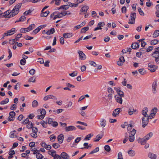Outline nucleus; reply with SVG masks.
<instances>
[{
	"instance_id": "393cba45",
	"label": "nucleus",
	"mask_w": 159,
	"mask_h": 159,
	"mask_svg": "<svg viewBox=\"0 0 159 159\" xmlns=\"http://www.w3.org/2000/svg\"><path fill=\"white\" fill-rule=\"evenodd\" d=\"M128 153L129 155L131 157H133L135 154V152L133 150H131L128 151Z\"/></svg>"
},
{
	"instance_id": "0e129e2a",
	"label": "nucleus",
	"mask_w": 159,
	"mask_h": 159,
	"mask_svg": "<svg viewBox=\"0 0 159 159\" xmlns=\"http://www.w3.org/2000/svg\"><path fill=\"white\" fill-rule=\"evenodd\" d=\"M146 52V49L144 48H142L140 49V52L141 54H143L145 53Z\"/></svg>"
},
{
	"instance_id": "2eb2a0df",
	"label": "nucleus",
	"mask_w": 159,
	"mask_h": 159,
	"mask_svg": "<svg viewBox=\"0 0 159 159\" xmlns=\"http://www.w3.org/2000/svg\"><path fill=\"white\" fill-rule=\"evenodd\" d=\"M62 35L65 38L67 39L72 37L73 36V34L71 33H64Z\"/></svg>"
},
{
	"instance_id": "cd10ccee",
	"label": "nucleus",
	"mask_w": 159,
	"mask_h": 159,
	"mask_svg": "<svg viewBox=\"0 0 159 159\" xmlns=\"http://www.w3.org/2000/svg\"><path fill=\"white\" fill-rule=\"evenodd\" d=\"M89 29V27H85L82 28L81 30V33H84L86 31L88 30Z\"/></svg>"
},
{
	"instance_id": "de8ad7c7",
	"label": "nucleus",
	"mask_w": 159,
	"mask_h": 159,
	"mask_svg": "<svg viewBox=\"0 0 159 159\" xmlns=\"http://www.w3.org/2000/svg\"><path fill=\"white\" fill-rule=\"evenodd\" d=\"M93 134H89L86 136L84 139V140H89L90 139V138L93 136Z\"/></svg>"
},
{
	"instance_id": "c03bdc74",
	"label": "nucleus",
	"mask_w": 159,
	"mask_h": 159,
	"mask_svg": "<svg viewBox=\"0 0 159 159\" xmlns=\"http://www.w3.org/2000/svg\"><path fill=\"white\" fill-rule=\"evenodd\" d=\"M102 137V136H100L99 135H98L95 138V140H94V141L95 142H98V141L100 139H101Z\"/></svg>"
},
{
	"instance_id": "9b49d317",
	"label": "nucleus",
	"mask_w": 159,
	"mask_h": 159,
	"mask_svg": "<svg viewBox=\"0 0 159 159\" xmlns=\"http://www.w3.org/2000/svg\"><path fill=\"white\" fill-rule=\"evenodd\" d=\"M157 86V81H155L152 84V91L154 93H155L156 92V88Z\"/></svg>"
},
{
	"instance_id": "bb28decb",
	"label": "nucleus",
	"mask_w": 159,
	"mask_h": 159,
	"mask_svg": "<svg viewBox=\"0 0 159 159\" xmlns=\"http://www.w3.org/2000/svg\"><path fill=\"white\" fill-rule=\"evenodd\" d=\"M56 152L55 151L53 150L48 151V153L49 154L51 155L54 157L55 156V154H57Z\"/></svg>"
},
{
	"instance_id": "ea45409f",
	"label": "nucleus",
	"mask_w": 159,
	"mask_h": 159,
	"mask_svg": "<svg viewBox=\"0 0 159 159\" xmlns=\"http://www.w3.org/2000/svg\"><path fill=\"white\" fill-rule=\"evenodd\" d=\"M36 157L38 159H42L43 157V156L39 152L36 154Z\"/></svg>"
},
{
	"instance_id": "6e6552de",
	"label": "nucleus",
	"mask_w": 159,
	"mask_h": 159,
	"mask_svg": "<svg viewBox=\"0 0 159 159\" xmlns=\"http://www.w3.org/2000/svg\"><path fill=\"white\" fill-rule=\"evenodd\" d=\"M118 95H116L115 96V98L116 101L118 103L121 104L122 103V97Z\"/></svg>"
},
{
	"instance_id": "39448f33",
	"label": "nucleus",
	"mask_w": 159,
	"mask_h": 159,
	"mask_svg": "<svg viewBox=\"0 0 159 159\" xmlns=\"http://www.w3.org/2000/svg\"><path fill=\"white\" fill-rule=\"evenodd\" d=\"M114 90L116 91L118 95L120 96L124 97L125 96L124 93L120 89V88L114 87Z\"/></svg>"
},
{
	"instance_id": "37998d69",
	"label": "nucleus",
	"mask_w": 159,
	"mask_h": 159,
	"mask_svg": "<svg viewBox=\"0 0 159 159\" xmlns=\"http://www.w3.org/2000/svg\"><path fill=\"white\" fill-rule=\"evenodd\" d=\"M138 11L140 14L141 16H144V14L143 11H142L140 7H138Z\"/></svg>"
},
{
	"instance_id": "2f4dec72",
	"label": "nucleus",
	"mask_w": 159,
	"mask_h": 159,
	"mask_svg": "<svg viewBox=\"0 0 159 159\" xmlns=\"http://www.w3.org/2000/svg\"><path fill=\"white\" fill-rule=\"evenodd\" d=\"M158 42L159 41L157 39L152 40L151 41V44L152 45H155L157 44Z\"/></svg>"
},
{
	"instance_id": "8fccbe9b",
	"label": "nucleus",
	"mask_w": 159,
	"mask_h": 159,
	"mask_svg": "<svg viewBox=\"0 0 159 159\" xmlns=\"http://www.w3.org/2000/svg\"><path fill=\"white\" fill-rule=\"evenodd\" d=\"M22 35V34H17V36H16L15 38L14 39L16 41H17L21 37Z\"/></svg>"
},
{
	"instance_id": "4be33fe9",
	"label": "nucleus",
	"mask_w": 159,
	"mask_h": 159,
	"mask_svg": "<svg viewBox=\"0 0 159 159\" xmlns=\"http://www.w3.org/2000/svg\"><path fill=\"white\" fill-rule=\"evenodd\" d=\"M49 13V11H47L45 12L43 11L41 12L40 16L42 17H45L47 16L48 14Z\"/></svg>"
},
{
	"instance_id": "6ab92c4d",
	"label": "nucleus",
	"mask_w": 159,
	"mask_h": 159,
	"mask_svg": "<svg viewBox=\"0 0 159 159\" xmlns=\"http://www.w3.org/2000/svg\"><path fill=\"white\" fill-rule=\"evenodd\" d=\"M148 109L147 107H145L144 108L142 111V115L144 116H145L146 117H147L148 115L147 114V112H148Z\"/></svg>"
},
{
	"instance_id": "3c124183",
	"label": "nucleus",
	"mask_w": 159,
	"mask_h": 159,
	"mask_svg": "<svg viewBox=\"0 0 159 159\" xmlns=\"http://www.w3.org/2000/svg\"><path fill=\"white\" fill-rule=\"evenodd\" d=\"M48 99H57V98L56 97L52 95H48Z\"/></svg>"
},
{
	"instance_id": "a19ab883",
	"label": "nucleus",
	"mask_w": 159,
	"mask_h": 159,
	"mask_svg": "<svg viewBox=\"0 0 159 159\" xmlns=\"http://www.w3.org/2000/svg\"><path fill=\"white\" fill-rule=\"evenodd\" d=\"M33 10H31V9H30L28 11H26L24 13V15L27 16L28 15L29 13H31L32 11Z\"/></svg>"
},
{
	"instance_id": "bf43d9fd",
	"label": "nucleus",
	"mask_w": 159,
	"mask_h": 159,
	"mask_svg": "<svg viewBox=\"0 0 159 159\" xmlns=\"http://www.w3.org/2000/svg\"><path fill=\"white\" fill-rule=\"evenodd\" d=\"M48 120H47V123H48V124H52L53 122L52 119L49 118L48 119Z\"/></svg>"
},
{
	"instance_id": "49530a36",
	"label": "nucleus",
	"mask_w": 159,
	"mask_h": 159,
	"mask_svg": "<svg viewBox=\"0 0 159 159\" xmlns=\"http://www.w3.org/2000/svg\"><path fill=\"white\" fill-rule=\"evenodd\" d=\"M50 138L51 141L53 142L54 140L56 139V136L54 134H52L50 135Z\"/></svg>"
},
{
	"instance_id": "09e8293b",
	"label": "nucleus",
	"mask_w": 159,
	"mask_h": 159,
	"mask_svg": "<svg viewBox=\"0 0 159 159\" xmlns=\"http://www.w3.org/2000/svg\"><path fill=\"white\" fill-rule=\"evenodd\" d=\"M107 91L109 93H110V94H112L114 92L112 89L110 87L108 88Z\"/></svg>"
},
{
	"instance_id": "c756f323",
	"label": "nucleus",
	"mask_w": 159,
	"mask_h": 159,
	"mask_svg": "<svg viewBox=\"0 0 159 159\" xmlns=\"http://www.w3.org/2000/svg\"><path fill=\"white\" fill-rule=\"evenodd\" d=\"M69 8L68 5H63L61 6L58 9H65L67 10Z\"/></svg>"
},
{
	"instance_id": "5fc2aeb1",
	"label": "nucleus",
	"mask_w": 159,
	"mask_h": 159,
	"mask_svg": "<svg viewBox=\"0 0 159 159\" xmlns=\"http://www.w3.org/2000/svg\"><path fill=\"white\" fill-rule=\"evenodd\" d=\"M136 131V130L135 129H134L132 130V131L131 132V133H130L129 135L134 136V135L135 134Z\"/></svg>"
},
{
	"instance_id": "ddd939ff",
	"label": "nucleus",
	"mask_w": 159,
	"mask_h": 159,
	"mask_svg": "<svg viewBox=\"0 0 159 159\" xmlns=\"http://www.w3.org/2000/svg\"><path fill=\"white\" fill-rule=\"evenodd\" d=\"M64 136L63 134H60L58 137V141L60 143H61L63 142Z\"/></svg>"
},
{
	"instance_id": "13d9d810",
	"label": "nucleus",
	"mask_w": 159,
	"mask_h": 159,
	"mask_svg": "<svg viewBox=\"0 0 159 159\" xmlns=\"http://www.w3.org/2000/svg\"><path fill=\"white\" fill-rule=\"evenodd\" d=\"M117 159H123V156L121 152H119L118 154Z\"/></svg>"
},
{
	"instance_id": "a878e982",
	"label": "nucleus",
	"mask_w": 159,
	"mask_h": 159,
	"mask_svg": "<svg viewBox=\"0 0 159 159\" xmlns=\"http://www.w3.org/2000/svg\"><path fill=\"white\" fill-rule=\"evenodd\" d=\"M15 28H13L11 29L10 30L8 31L7 32L8 33L9 35H11L15 33Z\"/></svg>"
},
{
	"instance_id": "f257e3e1",
	"label": "nucleus",
	"mask_w": 159,
	"mask_h": 159,
	"mask_svg": "<svg viewBox=\"0 0 159 159\" xmlns=\"http://www.w3.org/2000/svg\"><path fill=\"white\" fill-rule=\"evenodd\" d=\"M22 5L21 3H18L14 7L12 10H11V17H13L18 14Z\"/></svg>"
},
{
	"instance_id": "b1692460",
	"label": "nucleus",
	"mask_w": 159,
	"mask_h": 159,
	"mask_svg": "<svg viewBox=\"0 0 159 159\" xmlns=\"http://www.w3.org/2000/svg\"><path fill=\"white\" fill-rule=\"evenodd\" d=\"M100 122L101 126L102 127H104L106 125V120L103 119H102Z\"/></svg>"
},
{
	"instance_id": "412c9836",
	"label": "nucleus",
	"mask_w": 159,
	"mask_h": 159,
	"mask_svg": "<svg viewBox=\"0 0 159 159\" xmlns=\"http://www.w3.org/2000/svg\"><path fill=\"white\" fill-rule=\"evenodd\" d=\"M55 32V29L54 28L51 29L50 30H48L45 32V33L48 35H50L53 34Z\"/></svg>"
},
{
	"instance_id": "4d7b16f0",
	"label": "nucleus",
	"mask_w": 159,
	"mask_h": 159,
	"mask_svg": "<svg viewBox=\"0 0 159 159\" xmlns=\"http://www.w3.org/2000/svg\"><path fill=\"white\" fill-rule=\"evenodd\" d=\"M30 135L34 138H35L37 137V132H33L31 133Z\"/></svg>"
},
{
	"instance_id": "1a4fd4ad",
	"label": "nucleus",
	"mask_w": 159,
	"mask_h": 159,
	"mask_svg": "<svg viewBox=\"0 0 159 159\" xmlns=\"http://www.w3.org/2000/svg\"><path fill=\"white\" fill-rule=\"evenodd\" d=\"M76 129V128L73 125L69 126L68 127L66 126L65 128V130L66 132L75 130Z\"/></svg>"
},
{
	"instance_id": "e433bc0d",
	"label": "nucleus",
	"mask_w": 159,
	"mask_h": 159,
	"mask_svg": "<svg viewBox=\"0 0 159 159\" xmlns=\"http://www.w3.org/2000/svg\"><path fill=\"white\" fill-rule=\"evenodd\" d=\"M99 148L98 147H97L94 150L92 151L89 154H93V153H95L99 151Z\"/></svg>"
},
{
	"instance_id": "f704fd0d",
	"label": "nucleus",
	"mask_w": 159,
	"mask_h": 159,
	"mask_svg": "<svg viewBox=\"0 0 159 159\" xmlns=\"http://www.w3.org/2000/svg\"><path fill=\"white\" fill-rule=\"evenodd\" d=\"M26 126L27 128L29 129H31L33 127V124L31 121L29 122Z\"/></svg>"
},
{
	"instance_id": "338daca9",
	"label": "nucleus",
	"mask_w": 159,
	"mask_h": 159,
	"mask_svg": "<svg viewBox=\"0 0 159 159\" xmlns=\"http://www.w3.org/2000/svg\"><path fill=\"white\" fill-rule=\"evenodd\" d=\"M29 73L31 75H33L35 74V70L34 69H32L29 71Z\"/></svg>"
},
{
	"instance_id": "a211bd4d",
	"label": "nucleus",
	"mask_w": 159,
	"mask_h": 159,
	"mask_svg": "<svg viewBox=\"0 0 159 159\" xmlns=\"http://www.w3.org/2000/svg\"><path fill=\"white\" fill-rule=\"evenodd\" d=\"M144 138L141 139L140 138H139L138 139V141L139 143H140L141 145H144L147 142V141H145V139Z\"/></svg>"
},
{
	"instance_id": "9d476101",
	"label": "nucleus",
	"mask_w": 159,
	"mask_h": 159,
	"mask_svg": "<svg viewBox=\"0 0 159 159\" xmlns=\"http://www.w3.org/2000/svg\"><path fill=\"white\" fill-rule=\"evenodd\" d=\"M61 158L64 159H69L70 157L66 152H62L61 154Z\"/></svg>"
},
{
	"instance_id": "774afa93",
	"label": "nucleus",
	"mask_w": 159,
	"mask_h": 159,
	"mask_svg": "<svg viewBox=\"0 0 159 159\" xmlns=\"http://www.w3.org/2000/svg\"><path fill=\"white\" fill-rule=\"evenodd\" d=\"M29 81L30 82H35L36 80L35 78L33 77L30 78L29 79Z\"/></svg>"
},
{
	"instance_id": "5701e85b",
	"label": "nucleus",
	"mask_w": 159,
	"mask_h": 159,
	"mask_svg": "<svg viewBox=\"0 0 159 159\" xmlns=\"http://www.w3.org/2000/svg\"><path fill=\"white\" fill-rule=\"evenodd\" d=\"M148 156L149 157L152 159H156L157 157L156 155L151 152L149 153Z\"/></svg>"
},
{
	"instance_id": "0eeeda50",
	"label": "nucleus",
	"mask_w": 159,
	"mask_h": 159,
	"mask_svg": "<svg viewBox=\"0 0 159 159\" xmlns=\"http://www.w3.org/2000/svg\"><path fill=\"white\" fill-rule=\"evenodd\" d=\"M78 53L79 55L80 59L82 60H84L86 59V56L82 51H79Z\"/></svg>"
},
{
	"instance_id": "c85d7f7f",
	"label": "nucleus",
	"mask_w": 159,
	"mask_h": 159,
	"mask_svg": "<svg viewBox=\"0 0 159 159\" xmlns=\"http://www.w3.org/2000/svg\"><path fill=\"white\" fill-rule=\"evenodd\" d=\"M9 99L8 98H6L5 100H2L0 102V104L4 105L7 104L9 102Z\"/></svg>"
},
{
	"instance_id": "7c9ffc66",
	"label": "nucleus",
	"mask_w": 159,
	"mask_h": 159,
	"mask_svg": "<svg viewBox=\"0 0 159 159\" xmlns=\"http://www.w3.org/2000/svg\"><path fill=\"white\" fill-rule=\"evenodd\" d=\"M38 105V102L36 100H34L32 102V106L33 107H37Z\"/></svg>"
},
{
	"instance_id": "4c0bfd02",
	"label": "nucleus",
	"mask_w": 159,
	"mask_h": 159,
	"mask_svg": "<svg viewBox=\"0 0 159 159\" xmlns=\"http://www.w3.org/2000/svg\"><path fill=\"white\" fill-rule=\"evenodd\" d=\"M69 6L71 7H76L78 5V4L76 3H72L70 2H69Z\"/></svg>"
},
{
	"instance_id": "f8f14e48",
	"label": "nucleus",
	"mask_w": 159,
	"mask_h": 159,
	"mask_svg": "<svg viewBox=\"0 0 159 159\" xmlns=\"http://www.w3.org/2000/svg\"><path fill=\"white\" fill-rule=\"evenodd\" d=\"M11 12V10H8L3 13V16H4L5 18L11 17L10 16Z\"/></svg>"
},
{
	"instance_id": "473e14b6",
	"label": "nucleus",
	"mask_w": 159,
	"mask_h": 159,
	"mask_svg": "<svg viewBox=\"0 0 159 159\" xmlns=\"http://www.w3.org/2000/svg\"><path fill=\"white\" fill-rule=\"evenodd\" d=\"M159 36V30H156L154 31L153 36L154 38H156Z\"/></svg>"
},
{
	"instance_id": "dca6fc26",
	"label": "nucleus",
	"mask_w": 159,
	"mask_h": 159,
	"mask_svg": "<svg viewBox=\"0 0 159 159\" xmlns=\"http://www.w3.org/2000/svg\"><path fill=\"white\" fill-rule=\"evenodd\" d=\"M153 136V133L152 132H149L148 134H147L144 137L145 139V141H147L149 139L151 138Z\"/></svg>"
},
{
	"instance_id": "aec40b11",
	"label": "nucleus",
	"mask_w": 159,
	"mask_h": 159,
	"mask_svg": "<svg viewBox=\"0 0 159 159\" xmlns=\"http://www.w3.org/2000/svg\"><path fill=\"white\" fill-rule=\"evenodd\" d=\"M139 43H134L132 44L131 45V48L133 49H136L139 48Z\"/></svg>"
},
{
	"instance_id": "680f3d73",
	"label": "nucleus",
	"mask_w": 159,
	"mask_h": 159,
	"mask_svg": "<svg viewBox=\"0 0 159 159\" xmlns=\"http://www.w3.org/2000/svg\"><path fill=\"white\" fill-rule=\"evenodd\" d=\"M62 17V14H61V13H60L55 16L53 19H55L57 18H61Z\"/></svg>"
},
{
	"instance_id": "20e7f679",
	"label": "nucleus",
	"mask_w": 159,
	"mask_h": 159,
	"mask_svg": "<svg viewBox=\"0 0 159 159\" xmlns=\"http://www.w3.org/2000/svg\"><path fill=\"white\" fill-rule=\"evenodd\" d=\"M149 122L148 120V118H146L145 116H143L142 118V126L144 128L147 125Z\"/></svg>"
},
{
	"instance_id": "603ef678",
	"label": "nucleus",
	"mask_w": 159,
	"mask_h": 159,
	"mask_svg": "<svg viewBox=\"0 0 159 159\" xmlns=\"http://www.w3.org/2000/svg\"><path fill=\"white\" fill-rule=\"evenodd\" d=\"M139 71L140 74L142 75H144L145 73V71H144V69H139Z\"/></svg>"
},
{
	"instance_id": "72a5a7b5",
	"label": "nucleus",
	"mask_w": 159,
	"mask_h": 159,
	"mask_svg": "<svg viewBox=\"0 0 159 159\" xmlns=\"http://www.w3.org/2000/svg\"><path fill=\"white\" fill-rule=\"evenodd\" d=\"M25 19L26 17L24 16H22L20 18L19 20L16 21L15 23L19 21H23L25 20Z\"/></svg>"
},
{
	"instance_id": "e2e57ef3",
	"label": "nucleus",
	"mask_w": 159,
	"mask_h": 159,
	"mask_svg": "<svg viewBox=\"0 0 159 159\" xmlns=\"http://www.w3.org/2000/svg\"><path fill=\"white\" fill-rule=\"evenodd\" d=\"M105 149L107 151L109 152L110 150V148L108 145H106L104 147Z\"/></svg>"
},
{
	"instance_id": "f03ea898",
	"label": "nucleus",
	"mask_w": 159,
	"mask_h": 159,
	"mask_svg": "<svg viewBox=\"0 0 159 159\" xmlns=\"http://www.w3.org/2000/svg\"><path fill=\"white\" fill-rule=\"evenodd\" d=\"M148 70L151 72H155L157 68V66L153 65L152 62H150L148 64Z\"/></svg>"
},
{
	"instance_id": "69168bd1",
	"label": "nucleus",
	"mask_w": 159,
	"mask_h": 159,
	"mask_svg": "<svg viewBox=\"0 0 159 159\" xmlns=\"http://www.w3.org/2000/svg\"><path fill=\"white\" fill-rule=\"evenodd\" d=\"M157 111V107H154L151 110V112H153L154 113L156 114Z\"/></svg>"
},
{
	"instance_id": "79ce46f5",
	"label": "nucleus",
	"mask_w": 159,
	"mask_h": 159,
	"mask_svg": "<svg viewBox=\"0 0 159 159\" xmlns=\"http://www.w3.org/2000/svg\"><path fill=\"white\" fill-rule=\"evenodd\" d=\"M77 72L76 71H75L73 72V73H70L69 74L70 76L72 77H75L77 75Z\"/></svg>"
},
{
	"instance_id": "864d4df0",
	"label": "nucleus",
	"mask_w": 159,
	"mask_h": 159,
	"mask_svg": "<svg viewBox=\"0 0 159 159\" xmlns=\"http://www.w3.org/2000/svg\"><path fill=\"white\" fill-rule=\"evenodd\" d=\"M129 139L130 142H133L134 140V137L129 135Z\"/></svg>"
},
{
	"instance_id": "052dcab7",
	"label": "nucleus",
	"mask_w": 159,
	"mask_h": 159,
	"mask_svg": "<svg viewBox=\"0 0 159 159\" xmlns=\"http://www.w3.org/2000/svg\"><path fill=\"white\" fill-rule=\"evenodd\" d=\"M26 62V60L24 58L21 60L20 61V64L21 65H24Z\"/></svg>"
},
{
	"instance_id": "c9c22d12",
	"label": "nucleus",
	"mask_w": 159,
	"mask_h": 159,
	"mask_svg": "<svg viewBox=\"0 0 159 159\" xmlns=\"http://www.w3.org/2000/svg\"><path fill=\"white\" fill-rule=\"evenodd\" d=\"M40 124L44 128H46L47 127V122H45L44 120L40 122Z\"/></svg>"
},
{
	"instance_id": "6e6d98bb",
	"label": "nucleus",
	"mask_w": 159,
	"mask_h": 159,
	"mask_svg": "<svg viewBox=\"0 0 159 159\" xmlns=\"http://www.w3.org/2000/svg\"><path fill=\"white\" fill-rule=\"evenodd\" d=\"M52 146L54 148L56 149L59 148L60 146V145L58 143H54L53 144Z\"/></svg>"
},
{
	"instance_id": "7ed1b4c3",
	"label": "nucleus",
	"mask_w": 159,
	"mask_h": 159,
	"mask_svg": "<svg viewBox=\"0 0 159 159\" xmlns=\"http://www.w3.org/2000/svg\"><path fill=\"white\" fill-rule=\"evenodd\" d=\"M155 51L152 54V56L153 57L155 58V61L157 63H159V61L158 59H159V52L158 51L155 50Z\"/></svg>"
},
{
	"instance_id": "a18cd8bd",
	"label": "nucleus",
	"mask_w": 159,
	"mask_h": 159,
	"mask_svg": "<svg viewBox=\"0 0 159 159\" xmlns=\"http://www.w3.org/2000/svg\"><path fill=\"white\" fill-rule=\"evenodd\" d=\"M34 24H32L29 26L27 28V29H29V30H33L34 28Z\"/></svg>"
},
{
	"instance_id": "4468645a",
	"label": "nucleus",
	"mask_w": 159,
	"mask_h": 159,
	"mask_svg": "<svg viewBox=\"0 0 159 159\" xmlns=\"http://www.w3.org/2000/svg\"><path fill=\"white\" fill-rule=\"evenodd\" d=\"M120 109L121 108H118L114 110L112 114L113 116L114 117L116 116L120 112Z\"/></svg>"
},
{
	"instance_id": "58836bf2",
	"label": "nucleus",
	"mask_w": 159,
	"mask_h": 159,
	"mask_svg": "<svg viewBox=\"0 0 159 159\" xmlns=\"http://www.w3.org/2000/svg\"><path fill=\"white\" fill-rule=\"evenodd\" d=\"M131 19L135 20L136 17V14L135 12L132 13L130 15Z\"/></svg>"
},
{
	"instance_id": "423d86ee",
	"label": "nucleus",
	"mask_w": 159,
	"mask_h": 159,
	"mask_svg": "<svg viewBox=\"0 0 159 159\" xmlns=\"http://www.w3.org/2000/svg\"><path fill=\"white\" fill-rule=\"evenodd\" d=\"M9 116L8 118V120L10 121L13 120V117L16 115L15 112L14 111H11L9 113Z\"/></svg>"
},
{
	"instance_id": "f3484780",
	"label": "nucleus",
	"mask_w": 159,
	"mask_h": 159,
	"mask_svg": "<svg viewBox=\"0 0 159 159\" xmlns=\"http://www.w3.org/2000/svg\"><path fill=\"white\" fill-rule=\"evenodd\" d=\"M89 7L88 6H85L84 7H83L81 10L80 11V14H81V12H86L89 9Z\"/></svg>"
}]
</instances>
